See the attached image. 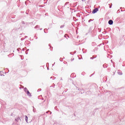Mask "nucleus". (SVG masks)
<instances>
[{"instance_id":"f257e3e1","label":"nucleus","mask_w":125,"mask_h":125,"mask_svg":"<svg viewBox=\"0 0 125 125\" xmlns=\"http://www.w3.org/2000/svg\"><path fill=\"white\" fill-rule=\"evenodd\" d=\"M98 11V8H95L92 11V13L94 14V13H96Z\"/></svg>"},{"instance_id":"f03ea898","label":"nucleus","mask_w":125,"mask_h":125,"mask_svg":"<svg viewBox=\"0 0 125 125\" xmlns=\"http://www.w3.org/2000/svg\"><path fill=\"white\" fill-rule=\"evenodd\" d=\"M113 21H112V20H109V21H108V24H109V25H113Z\"/></svg>"},{"instance_id":"7ed1b4c3","label":"nucleus","mask_w":125,"mask_h":125,"mask_svg":"<svg viewBox=\"0 0 125 125\" xmlns=\"http://www.w3.org/2000/svg\"><path fill=\"white\" fill-rule=\"evenodd\" d=\"M26 93L28 96H31V93L29 92V90H27Z\"/></svg>"},{"instance_id":"20e7f679","label":"nucleus","mask_w":125,"mask_h":125,"mask_svg":"<svg viewBox=\"0 0 125 125\" xmlns=\"http://www.w3.org/2000/svg\"><path fill=\"white\" fill-rule=\"evenodd\" d=\"M19 120H20V118H19V117H17V118L15 119L16 122H18V121H19Z\"/></svg>"},{"instance_id":"39448f33","label":"nucleus","mask_w":125,"mask_h":125,"mask_svg":"<svg viewBox=\"0 0 125 125\" xmlns=\"http://www.w3.org/2000/svg\"><path fill=\"white\" fill-rule=\"evenodd\" d=\"M25 121L26 122V123H28V117H27V116H25Z\"/></svg>"},{"instance_id":"423d86ee","label":"nucleus","mask_w":125,"mask_h":125,"mask_svg":"<svg viewBox=\"0 0 125 125\" xmlns=\"http://www.w3.org/2000/svg\"><path fill=\"white\" fill-rule=\"evenodd\" d=\"M117 73H118V75H123V73L122 72H120V71H118Z\"/></svg>"},{"instance_id":"0eeeda50","label":"nucleus","mask_w":125,"mask_h":125,"mask_svg":"<svg viewBox=\"0 0 125 125\" xmlns=\"http://www.w3.org/2000/svg\"><path fill=\"white\" fill-rule=\"evenodd\" d=\"M40 28V26L37 25L35 27V29H39Z\"/></svg>"},{"instance_id":"6e6552de","label":"nucleus","mask_w":125,"mask_h":125,"mask_svg":"<svg viewBox=\"0 0 125 125\" xmlns=\"http://www.w3.org/2000/svg\"><path fill=\"white\" fill-rule=\"evenodd\" d=\"M33 111L34 112V113H35V112H36V108H35V107L34 106H33Z\"/></svg>"},{"instance_id":"1a4fd4ad","label":"nucleus","mask_w":125,"mask_h":125,"mask_svg":"<svg viewBox=\"0 0 125 125\" xmlns=\"http://www.w3.org/2000/svg\"><path fill=\"white\" fill-rule=\"evenodd\" d=\"M27 90H28V89H27V88L25 87L24 88V91H25V92H27Z\"/></svg>"},{"instance_id":"9d476101","label":"nucleus","mask_w":125,"mask_h":125,"mask_svg":"<svg viewBox=\"0 0 125 125\" xmlns=\"http://www.w3.org/2000/svg\"><path fill=\"white\" fill-rule=\"evenodd\" d=\"M64 25H62L61 26V28H64Z\"/></svg>"},{"instance_id":"9b49d317","label":"nucleus","mask_w":125,"mask_h":125,"mask_svg":"<svg viewBox=\"0 0 125 125\" xmlns=\"http://www.w3.org/2000/svg\"><path fill=\"white\" fill-rule=\"evenodd\" d=\"M68 3H69V2H66L65 4V5H66V4H68Z\"/></svg>"},{"instance_id":"f8f14e48","label":"nucleus","mask_w":125,"mask_h":125,"mask_svg":"<svg viewBox=\"0 0 125 125\" xmlns=\"http://www.w3.org/2000/svg\"><path fill=\"white\" fill-rule=\"evenodd\" d=\"M112 8V5H110L109 6V8Z\"/></svg>"},{"instance_id":"ddd939ff","label":"nucleus","mask_w":125,"mask_h":125,"mask_svg":"<svg viewBox=\"0 0 125 125\" xmlns=\"http://www.w3.org/2000/svg\"><path fill=\"white\" fill-rule=\"evenodd\" d=\"M45 31H46V29H45L44 30V33H45Z\"/></svg>"},{"instance_id":"4468645a","label":"nucleus","mask_w":125,"mask_h":125,"mask_svg":"<svg viewBox=\"0 0 125 125\" xmlns=\"http://www.w3.org/2000/svg\"><path fill=\"white\" fill-rule=\"evenodd\" d=\"M41 90H42V89H40L38 90V91H41Z\"/></svg>"},{"instance_id":"2eb2a0df","label":"nucleus","mask_w":125,"mask_h":125,"mask_svg":"<svg viewBox=\"0 0 125 125\" xmlns=\"http://www.w3.org/2000/svg\"><path fill=\"white\" fill-rule=\"evenodd\" d=\"M60 80H61V81H62V78H61Z\"/></svg>"},{"instance_id":"dca6fc26","label":"nucleus","mask_w":125,"mask_h":125,"mask_svg":"<svg viewBox=\"0 0 125 125\" xmlns=\"http://www.w3.org/2000/svg\"><path fill=\"white\" fill-rule=\"evenodd\" d=\"M91 21V20H89V22H90Z\"/></svg>"},{"instance_id":"f3484780","label":"nucleus","mask_w":125,"mask_h":125,"mask_svg":"<svg viewBox=\"0 0 125 125\" xmlns=\"http://www.w3.org/2000/svg\"><path fill=\"white\" fill-rule=\"evenodd\" d=\"M52 66H54V64H52Z\"/></svg>"},{"instance_id":"a211bd4d","label":"nucleus","mask_w":125,"mask_h":125,"mask_svg":"<svg viewBox=\"0 0 125 125\" xmlns=\"http://www.w3.org/2000/svg\"><path fill=\"white\" fill-rule=\"evenodd\" d=\"M66 36H67V35H65L64 36V37H66Z\"/></svg>"},{"instance_id":"6ab92c4d","label":"nucleus","mask_w":125,"mask_h":125,"mask_svg":"<svg viewBox=\"0 0 125 125\" xmlns=\"http://www.w3.org/2000/svg\"><path fill=\"white\" fill-rule=\"evenodd\" d=\"M50 114L51 115V112H50Z\"/></svg>"},{"instance_id":"aec40b11","label":"nucleus","mask_w":125,"mask_h":125,"mask_svg":"<svg viewBox=\"0 0 125 125\" xmlns=\"http://www.w3.org/2000/svg\"><path fill=\"white\" fill-rule=\"evenodd\" d=\"M22 24H24V22H22Z\"/></svg>"},{"instance_id":"412c9836","label":"nucleus","mask_w":125,"mask_h":125,"mask_svg":"<svg viewBox=\"0 0 125 125\" xmlns=\"http://www.w3.org/2000/svg\"><path fill=\"white\" fill-rule=\"evenodd\" d=\"M90 59H92V58H90Z\"/></svg>"},{"instance_id":"4be33fe9","label":"nucleus","mask_w":125,"mask_h":125,"mask_svg":"<svg viewBox=\"0 0 125 125\" xmlns=\"http://www.w3.org/2000/svg\"><path fill=\"white\" fill-rule=\"evenodd\" d=\"M46 113H48V111L46 112Z\"/></svg>"},{"instance_id":"5701e85b","label":"nucleus","mask_w":125,"mask_h":125,"mask_svg":"<svg viewBox=\"0 0 125 125\" xmlns=\"http://www.w3.org/2000/svg\"><path fill=\"white\" fill-rule=\"evenodd\" d=\"M40 30H42V29L41 28V29H40Z\"/></svg>"}]
</instances>
